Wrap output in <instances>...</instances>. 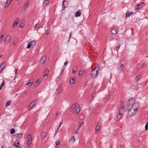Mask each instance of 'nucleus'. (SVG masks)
<instances>
[{
  "mask_svg": "<svg viewBox=\"0 0 148 148\" xmlns=\"http://www.w3.org/2000/svg\"><path fill=\"white\" fill-rule=\"evenodd\" d=\"M47 134L46 132H42L41 134V138L42 139H44L47 136Z\"/></svg>",
  "mask_w": 148,
  "mask_h": 148,
  "instance_id": "f8f14e48",
  "label": "nucleus"
},
{
  "mask_svg": "<svg viewBox=\"0 0 148 148\" xmlns=\"http://www.w3.org/2000/svg\"><path fill=\"white\" fill-rule=\"evenodd\" d=\"M75 140V138L74 136L71 137V138L69 140V142L71 143H73Z\"/></svg>",
  "mask_w": 148,
  "mask_h": 148,
  "instance_id": "2eb2a0df",
  "label": "nucleus"
},
{
  "mask_svg": "<svg viewBox=\"0 0 148 148\" xmlns=\"http://www.w3.org/2000/svg\"><path fill=\"white\" fill-rule=\"evenodd\" d=\"M11 39V36L10 35H8L7 36L5 40H4V43L5 44H8L9 43Z\"/></svg>",
  "mask_w": 148,
  "mask_h": 148,
  "instance_id": "0eeeda50",
  "label": "nucleus"
},
{
  "mask_svg": "<svg viewBox=\"0 0 148 148\" xmlns=\"http://www.w3.org/2000/svg\"><path fill=\"white\" fill-rule=\"evenodd\" d=\"M120 46V45L119 44H118L115 47L114 49L118 51V50H119Z\"/></svg>",
  "mask_w": 148,
  "mask_h": 148,
  "instance_id": "2f4dec72",
  "label": "nucleus"
},
{
  "mask_svg": "<svg viewBox=\"0 0 148 148\" xmlns=\"http://www.w3.org/2000/svg\"><path fill=\"white\" fill-rule=\"evenodd\" d=\"M97 126L98 127H101V124L100 123H99L97 124Z\"/></svg>",
  "mask_w": 148,
  "mask_h": 148,
  "instance_id": "13d9d810",
  "label": "nucleus"
},
{
  "mask_svg": "<svg viewBox=\"0 0 148 148\" xmlns=\"http://www.w3.org/2000/svg\"><path fill=\"white\" fill-rule=\"evenodd\" d=\"M141 76V75H139L137 76H136L134 79V81L135 82L138 81L140 78Z\"/></svg>",
  "mask_w": 148,
  "mask_h": 148,
  "instance_id": "4be33fe9",
  "label": "nucleus"
},
{
  "mask_svg": "<svg viewBox=\"0 0 148 148\" xmlns=\"http://www.w3.org/2000/svg\"><path fill=\"white\" fill-rule=\"evenodd\" d=\"M56 145L57 147H60V142L59 141H57L56 142Z\"/></svg>",
  "mask_w": 148,
  "mask_h": 148,
  "instance_id": "e433bc0d",
  "label": "nucleus"
},
{
  "mask_svg": "<svg viewBox=\"0 0 148 148\" xmlns=\"http://www.w3.org/2000/svg\"><path fill=\"white\" fill-rule=\"evenodd\" d=\"M76 103H75L71 106V111H72L74 110V108H75L76 106Z\"/></svg>",
  "mask_w": 148,
  "mask_h": 148,
  "instance_id": "c756f323",
  "label": "nucleus"
},
{
  "mask_svg": "<svg viewBox=\"0 0 148 148\" xmlns=\"http://www.w3.org/2000/svg\"><path fill=\"white\" fill-rule=\"evenodd\" d=\"M3 35H2L0 36V43L2 41V40H3Z\"/></svg>",
  "mask_w": 148,
  "mask_h": 148,
  "instance_id": "37998d69",
  "label": "nucleus"
},
{
  "mask_svg": "<svg viewBox=\"0 0 148 148\" xmlns=\"http://www.w3.org/2000/svg\"><path fill=\"white\" fill-rule=\"evenodd\" d=\"M49 0H45V2H44V3H45L46 5H48V4L49 3ZM46 6H47V5H45Z\"/></svg>",
  "mask_w": 148,
  "mask_h": 148,
  "instance_id": "c03bdc74",
  "label": "nucleus"
},
{
  "mask_svg": "<svg viewBox=\"0 0 148 148\" xmlns=\"http://www.w3.org/2000/svg\"><path fill=\"white\" fill-rule=\"evenodd\" d=\"M140 141L139 140H137V143H140Z\"/></svg>",
  "mask_w": 148,
  "mask_h": 148,
  "instance_id": "338daca9",
  "label": "nucleus"
},
{
  "mask_svg": "<svg viewBox=\"0 0 148 148\" xmlns=\"http://www.w3.org/2000/svg\"><path fill=\"white\" fill-rule=\"evenodd\" d=\"M135 9L136 10H138L140 8H139V7L138 6V5H136L135 6Z\"/></svg>",
  "mask_w": 148,
  "mask_h": 148,
  "instance_id": "603ef678",
  "label": "nucleus"
},
{
  "mask_svg": "<svg viewBox=\"0 0 148 148\" xmlns=\"http://www.w3.org/2000/svg\"><path fill=\"white\" fill-rule=\"evenodd\" d=\"M123 145H121V146L120 148H123Z\"/></svg>",
  "mask_w": 148,
  "mask_h": 148,
  "instance_id": "774afa93",
  "label": "nucleus"
},
{
  "mask_svg": "<svg viewBox=\"0 0 148 148\" xmlns=\"http://www.w3.org/2000/svg\"><path fill=\"white\" fill-rule=\"evenodd\" d=\"M23 10H26V9H27V7H24V6L22 8Z\"/></svg>",
  "mask_w": 148,
  "mask_h": 148,
  "instance_id": "5fc2aeb1",
  "label": "nucleus"
},
{
  "mask_svg": "<svg viewBox=\"0 0 148 148\" xmlns=\"http://www.w3.org/2000/svg\"><path fill=\"white\" fill-rule=\"evenodd\" d=\"M72 32H71L69 34V39L70 38H71L72 36Z\"/></svg>",
  "mask_w": 148,
  "mask_h": 148,
  "instance_id": "09e8293b",
  "label": "nucleus"
},
{
  "mask_svg": "<svg viewBox=\"0 0 148 148\" xmlns=\"http://www.w3.org/2000/svg\"><path fill=\"white\" fill-rule=\"evenodd\" d=\"M34 81L33 79H32V81L31 82H28L25 85L26 87H27L26 86H30L32 84Z\"/></svg>",
  "mask_w": 148,
  "mask_h": 148,
  "instance_id": "5701e85b",
  "label": "nucleus"
},
{
  "mask_svg": "<svg viewBox=\"0 0 148 148\" xmlns=\"http://www.w3.org/2000/svg\"><path fill=\"white\" fill-rule=\"evenodd\" d=\"M48 73V70H46L44 72V77H45V76H47Z\"/></svg>",
  "mask_w": 148,
  "mask_h": 148,
  "instance_id": "58836bf2",
  "label": "nucleus"
},
{
  "mask_svg": "<svg viewBox=\"0 0 148 148\" xmlns=\"http://www.w3.org/2000/svg\"><path fill=\"white\" fill-rule=\"evenodd\" d=\"M122 116V114L121 113H119V114L118 115L117 118H116V121H118L120 118Z\"/></svg>",
  "mask_w": 148,
  "mask_h": 148,
  "instance_id": "473e14b6",
  "label": "nucleus"
},
{
  "mask_svg": "<svg viewBox=\"0 0 148 148\" xmlns=\"http://www.w3.org/2000/svg\"><path fill=\"white\" fill-rule=\"evenodd\" d=\"M84 73V70H80L79 71V75L82 76L83 75Z\"/></svg>",
  "mask_w": 148,
  "mask_h": 148,
  "instance_id": "393cba45",
  "label": "nucleus"
},
{
  "mask_svg": "<svg viewBox=\"0 0 148 148\" xmlns=\"http://www.w3.org/2000/svg\"><path fill=\"white\" fill-rule=\"evenodd\" d=\"M68 5V2L66 0H64L62 3V10L64 9Z\"/></svg>",
  "mask_w": 148,
  "mask_h": 148,
  "instance_id": "1a4fd4ad",
  "label": "nucleus"
},
{
  "mask_svg": "<svg viewBox=\"0 0 148 148\" xmlns=\"http://www.w3.org/2000/svg\"><path fill=\"white\" fill-rule=\"evenodd\" d=\"M40 62L41 63V64H44L45 63V62H43V61H41V59L40 60Z\"/></svg>",
  "mask_w": 148,
  "mask_h": 148,
  "instance_id": "864d4df0",
  "label": "nucleus"
},
{
  "mask_svg": "<svg viewBox=\"0 0 148 148\" xmlns=\"http://www.w3.org/2000/svg\"><path fill=\"white\" fill-rule=\"evenodd\" d=\"M83 122V121L81 122H78V130H79L80 127L82 126Z\"/></svg>",
  "mask_w": 148,
  "mask_h": 148,
  "instance_id": "cd10ccee",
  "label": "nucleus"
},
{
  "mask_svg": "<svg viewBox=\"0 0 148 148\" xmlns=\"http://www.w3.org/2000/svg\"><path fill=\"white\" fill-rule=\"evenodd\" d=\"M41 82V79H38L36 82L34 83V85L35 86H37Z\"/></svg>",
  "mask_w": 148,
  "mask_h": 148,
  "instance_id": "4468645a",
  "label": "nucleus"
},
{
  "mask_svg": "<svg viewBox=\"0 0 148 148\" xmlns=\"http://www.w3.org/2000/svg\"><path fill=\"white\" fill-rule=\"evenodd\" d=\"M80 111V107H78L75 110V112L76 114L78 113Z\"/></svg>",
  "mask_w": 148,
  "mask_h": 148,
  "instance_id": "72a5a7b5",
  "label": "nucleus"
},
{
  "mask_svg": "<svg viewBox=\"0 0 148 148\" xmlns=\"http://www.w3.org/2000/svg\"><path fill=\"white\" fill-rule=\"evenodd\" d=\"M68 63L67 62H65L64 63V65H66Z\"/></svg>",
  "mask_w": 148,
  "mask_h": 148,
  "instance_id": "e2e57ef3",
  "label": "nucleus"
},
{
  "mask_svg": "<svg viewBox=\"0 0 148 148\" xmlns=\"http://www.w3.org/2000/svg\"><path fill=\"white\" fill-rule=\"evenodd\" d=\"M137 111L132 108L128 110V115L130 116L134 115Z\"/></svg>",
  "mask_w": 148,
  "mask_h": 148,
  "instance_id": "7ed1b4c3",
  "label": "nucleus"
},
{
  "mask_svg": "<svg viewBox=\"0 0 148 148\" xmlns=\"http://www.w3.org/2000/svg\"><path fill=\"white\" fill-rule=\"evenodd\" d=\"M117 29V28L114 27L110 32L109 34L110 37L112 38L115 36L118 32Z\"/></svg>",
  "mask_w": 148,
  "mask_h": 148,
  "instance_id": "f03ea898",
  "label": "nucleus"
},
{
  "mask_svg": "<svg viewBox=\"0 0 148 148\" xmlns=\"http://www.w3.org/2000/svg\"><path fill=\"white\" fill-rule=\"evenodd\" d=\"M109 96H110V95H109L108 96H107L106 97V99H105V101H106L108 100V99H109Z\"/></svg>",
  "mask_w": 148,
  "mask_h": 148,
  "instance_id": "49530a36",
  "label": "nucleus"
},
{
  "mask_svg": "<svg viewBox=\"0 0 148 148\" xmlns=\"http://www.w3.org/2000/svg\"><path fill=\"white\" fill-rule=\"evenodd\" d=\"M148 129V121L147 122L145 126V131H147Z\"/></svg>",
  "mask_w": 148,
  "mask_h": 148,
  "instance_id": "a19ab883",
  "label": "nucleus"
},
{
  "mask_svg": "<svg viewBox=\"0 0 148 148\" xmlns=\"http://www.w3.org/2000/svg\"><path fill=\"white\" fill-rule=\"evenodd\" d=\"M11 103L10 101H8L6 103L5 106L7 107L10 106Z\"/></svg>",
  "mask_w": 148,
  "mask_h": 148,
  "instance_id": "4c0bfd02",
  "label": "nucleus"
},
{
  "mask_svg": "<svg viewBox=\"0 0 148 148\" xmlns=\"http://www.w3.org/2000/svg\"><path fill=\"white\" fill-rule=\"evenodd\" d=\"M81 12H80L77 11L75 13V16L76 17H78L80 16Z\"/></svg>",
  "mask_w": 148,
  "mask_h": 148,
  "instance_id": "c9c22d12",
  "label": "nucleus"
},
{
  "mask_svg": "<svg viewBox=\"0 0 148 148\" xmlns=\"http://www.w3.org/2000/svg\"><path fill=\"white\" fill-rule=\"evenodd\" d=\"M75 81V80L74 78H71L70 80L69 83L70 84H73Z\"/></svg>",
  "mask_w": 148,
  "mask_h": 148,
  "instance_id": "c85d7f7f",
  "label": "nucleus"
},
{
  "mask_svg": "<svg viewBox=\"0 0 148 148\" xmlns=\"http://www.w3.org/2000/svg\"><path fill=\"white\" fill-rule=\"evenodd\" d=\"M78 69V67L77 66H75L73 68L72 73L73 74L75 73Z\"/></svg>",
  "mask_w": 148,
  "mask_h": 148,
  "instance_id": "6ab92c4d",
  "label": "nucleus"
},
{
  "mask_svg": "<svg viewBox=\"0 0 148 148\" xmlns=\"http://www.w3.org/2000/svg\"><path fill=\"white\" fill-rule=\"evenodd\" d=\"M46 34H49V31L48 30H47L46 32Z\"/></svg>",
  "mask_w": 148,
  "mask_h": 148,
  "instance_id": "680f3d73",
  "label": "nucleus"
},
{
  "mask_svg": "<svg viewBox=\"0 0 148 148\" xmlns=\"http://www.w3.org/2000/svg\"><path fill=\"white\" fill-rule=\"evenodd\" d=\"M63 123V121H62L59 123L58 127L60 128Z\"/></svg>",
  "mask_w": 148,
  "mask_h": 148,
  "instance_id": "a18cd8bd",
  "label": "nucleus"
},
{
  "mask_svg": "<svg viewBox=\"0 0 148 148\" xmlns=\"http://www.w3.org/2000/svg\"><path fill=\"white\" fill-rule=\"evenodd\" d=\"M36 104V101H33L29 105L27 106V108H32Z\"/></svg>",
  "mask_w": 148,
  "mask_h": 148,
  "instance_id": "9d476101",
  "label": "nucleus"
},
{
  "mask_svg": "<svg viewBox=\"0 0 148 148\" xmlns=\"http://www.w3.org/2000/svg\"><path fill=\"white\" fill-rule=\"evenodd\" d=\"M27 138L28 139L27 147H30L31 146L30 144H31L32 141V138L31 136V135L30 134H28L27 136Z\"/></svg>",
  "mask_w": 148,
  "mask_h": 148,
  "instance_id": "20e7f679",
  "label": "nucleus"
},
{
  "mask_svg": "<svg viewBox=\"0 0 148 148\" xmlns=\"http://www.w3.org/2000/svg\"><path fill=\"white\" fill-rule=\"evenodd\" d=\"M16 135L17 136L16 137L18 139H20L22 138L23 137V134H22L18 133L16 134Z\"/></svg>",
  "mask_w": 148,
  "mask_h": 148,
  "instance_id": "412c9836",
  "label": "nucleus"
},
{
  "mask_svg": "<svg viewBox=\"0 0 148 148\" xmlns=\"http://www.w3.org/2000/svg\"><path fill=\"white\" fill-rule=\"evenodd\" d=\"M6 64V63L5 62H4L2 64L0 65V67H1V68H2V69L0 71V72L3 69L5 66Z\"/></svg>",
  "mask_w": 148,
  "mask_h": 148,
  "instance_id": "aec40b11",
  "label": "nucleus"
},
{
  "mask_svg": "<svg viewBox=\"0 0 148 148\" xmlns=\"http://www.w3.org/2000/svg\"><path fill=\"white\" fill-rule=\"evenodd\" d=\"M12 0H7V2L5 5V8L8 7L9 5Z\"/></svg>",
  "mask_w": 148,
  "mask_h": 148,
  "instance_id": "a211bd4d",
  "label": "nucleus"
},
{
  "mask_svg": "<svg viewBox=\"0 0 148 148\" xmlns=\"http://www.w3.org/2000/svg\"><path fill=\"white\" fill-rule=\"evenodd\" d=\"M124 107L123 106H121L119 110V113H121L124 110Z\"/></svg>",
  "mask_w": 148,
  "mask_h": 148,
  "instance_id": "b1692460",
  "label": "nucleus"
},
{
  "mask_svg": "<svg viewBox=\"0 0 148 148\" xmlns=\"http://www.w3.org/2000/svg\"><path fill=\"white\" fill-rule=\"evenodd\" d=\"M46 55L43 56L41 60V61H43V62H45L46 60Z\"/></svg>",
  "mask_w": 148,
  "mask_h": 148,
  "instance_id": "f704fd0d",
  "label": "nucleus"
},
{
  "mask_svg": "<svg viewBox=\"0 0 148 148\" xmlns=\"http://www.w3.org/2000/svg\"><path fill=\"white\" fill-rule=\"evenodd\" d=\"M15 132V130L13 128L11 129L10 130V133L12 134H14Z\"/></svg>",
  "mask_w": 148,
  "mask_h": 148,
  "instance_id": "ea45409f",
  "label": "nucleus"
},
{
  "mask_svg": "<svg viewBox=\"0 0 148 148\" xmlns=\"http://www.w3.org/2000/svg\"><path fill=\"white\" fill-rule=\"evenodd\" d=\"M60 114V112H58L56 114V115H59Z\"/></svg>",
  "mask_w": 148,
  "mask_h": 148,
  "instance_id": "052dcab7",
  "label": "nucleus"
},
{
  "mask_svg": "<svg viewBox=\"0 0 148 148\" xmlns=\"http://www.w3.org/2000/svg\"><path fill=\"white\" fill-rule=\"evenodd\" d=\"M36 45V41L35 40L30 41L27 44V48L29 49L30 47L33 48Z\"/></svg>",
  "mask_w": 148,
  "mask_h": 148,
  "instance_id": "39448f33",
  "label": "nucleus"
},
{
  "mask_svg": "<svg viewBox=\"0 0 148 148\" xmlns=\"http://www.w3.org/2000/svg\"><path fill=\"white\" fill-rule=\"evenodd\" d=\"M15 75H17L18 73V71L17 69H16L15 70Z\"/></svg>",
  "mask_w": 148,
  "mask_h": 148,
  "instance_id": "6e6d98bb",
  "label": "nucleus"
},
{
  "mask_svg": "<svg viewBox=\"0 0 148 148\" xmlns=\"http://www.w3.org/2000/svg\"><path fill=\"white\" fill-rule=\"evenodd\" d=\"M100 128V127H98L97 126L96 127L95 130V131L96 133L98 132L99 131Z\"/></svg>",
  "mask_w": 148,
  "mask_h": 148,
  "instance_id": "79ce46f5",
  "label": "nucleus"
},
{
  "mask_svg": "<svg viewBox=\"0 0 148 148\" xmlns=\"http://www.w3.org/2000/svg\"><path fill=\"white\" fill-rule=\"evenodd\" d=\"M39 25L40 24L39 23L36 24L35 26V28H37L39 26Z\"/></svg>",
  "mask_w": 148,
  "mask_h": 148,
  "instance_id": "3c124183",
  "label": "nucleus"
},
{
  "mask_svg": "<svg viewBox=\"0 0 148 148\" xmlns=\"http://www.w3.org/2000/svg\"><path fill=\"white\" fill-rule=\"evenodd\" d=\"M24 26V25L23 23H20L19 25V26L21 28L23 27Z\"/></svg>",
  "mask_w": 148,
  "mask_h": 148,
  "instance_id": "8fccbe9b",
  "label": "nucleus"
},
{
  "mask_svg": "<svg viewBox=\"0 0 148 148\" xmlns=\"http://www.w3.org/2000/svg\"><path fill=\"white\" fill-rule=\"evenodd\" d=\"M62 87L61 86H60L58 89H57V91L58 92V95H59L61 92V91L62 90Z\"/></svg>",
  "mask_w": 148,
  "mask_h": 148,
  "instance_id": "bb28decb",
  "label": "nucleus"
},
{
  "mask_svg": "<svg viewBox=\"0 0 148 148\" xmlns=\"http://www.w3.org/2000/svg\"><path fill=\"white\" fill-rule=\"evenodd\" d=\"M99 70V67L96 66L95 68L91 71L90 73L91 77L93 79H95L97 75L99 73L98 71Z\"/></svg>",
  "mask_w": 148,
  "mask_h": 148,
  "instance_id": "f257e3e1",
  "label": "nucleus"
},
{
  "mask_svg": "<svg viewBox=\"0 0 148 148\" xmlns=\"http://www.w3.org/2000/svg\"><path fill=\"white\" fill-rule=\"evenodd\" d=\"M134 13L133 12H127L125 16V18H126L127 17H128L130 15L133 14Z\"/></svg>",
  "mask_w": 148,
  "mask_h": 148,
  "instance_id": "f3484780",
  "label": "nucleus"
},
{
  "mask_svg": "<svg viewBox=\"0 0 148 148\" xmlns=\"http://www.w3.org/2000/svg\"><path fill=\"white\" fill-rule=\"evenodd\" d=\"M19 142L18 140H16L14 142V146L17 148H21L19 145Z\"/></svg>",
  "mask_w": 148,
  "mask_h": 148,
  "instance_id": "9b49d317",
  "label": "nucleus"
},
{
  "mask_svg": "<svg viewBox=\"0 0 148 148\" xmlns=\"http://www.w3.org/2000/svg\"><path fill=\"white\" fill-rule=\"evenodd\" d=\"M144 6V2H143L139 4L138 5V6L139 7V8H140Z\"/></svg>",
  "mask_w": 148,
  "mask_h": 148,
  "instance_id": "a878e982",
  "label": "nucleus"
},
{
  "mask_svg": "<svg viewBox=\"0 0 148 148\" xmlns=\"http://www.w3.org/2000/svg\"><path fill=\"white\" fill-rule=\"evenodd\" d=\"M59 128L58 127L57 129L55 131V135H56V134H57L58 132Z\"/></svg>",
  "mask_w": 148,
  "mask_h": 148,
  "instance_id": "de8ad7c7",
  "label": "nucleus"
},
{
  "mask_svg": "<svg viewBox=\"0 0 148 148\" xmlns=\"http://www.w3.org/2000/svg\"><path fill=\"white\" fill-rule=\"evenodd\" d=\"M95 94H93L92 95V97H94L95 96Z\"/></svg>",
  "mask_w": 148,
  "mask_h": 148,
  "instance_id": "0e129e2a",
  "label": "nucleus"
},
{
  "mask_svg": "<svg viewBox=\"0 0 148 148\" xmlns=\"http://www.w3.org/2000/svg\"><path fill=\"white\" fill-rule=\"evenodd\" d=\"M140 104L139 103H134L131 108H132L137 111L138 108L139 107Z\"/></svg>",
  "mask_w": 148,
  "mask_h": 148,
  "instance_id": "6e6552de",
  "label": "nucleus"
},
{
  "mask_svg": "<svg viewBox=\"0 0 148 148\" xmlns=\"http://www.w3.org/2000/svg\"><path fill=\"white\" fill-rule=\"evenodd\" d=\"M123 64H121L119 67L118 69L120 73H121L123 71Z\"/></svg>",
  "mask_w": 148,
  "mask_h": 148,
  "instance_id": "dca6fc26",
  "label": "nucleus"
},
{
  "mask_svg": "<svg viewBox=\"0 0 148 148\" xmlns=\"http://www.w3.org/2000/svg\"><path fill=\"white\" fill-rule=\"evenodd\" d=\"M79 130H78V129H77V130L75 131V133L76 134H77L78 133V131Z\"/></svg>",
  "mask_w": 148,
  "mask_h": 148,
  "instance_id": "bf43d9fd",
  "label": "nucleus"
},
{
  "mask_svg": "<svg viewBox=\"0 0 148 148\" xmlns=\"http://www.w3.org/2000/svg\"><path fill=\"white\" fill-rule=\"evenodd\" d=\"M19 21V18H18L16 19L13 23V26L16 27V26L17 25Z\"/></svg>",
  "mask_w": 148,
  "mask_h": 148,
  "instance_id": "ddd939ff",
  "label": "nucleus"
},
{
  "mask_svg": "<svg viewBox=\"0 0 148 148\" xmlns=\"http://www.w3.org/2000/svg\"><path fill=\"white\" fill-rule=\"evenodd\" d=\"M5 81L4 80L2 82V83L1 85V86H0V90H1L4 86V84H5Z\"/></svg>",
  "mask_w": 148,
  "mask_h": 148,
  "instance_id": "7c9ffc66",
  "label": "nucleus"
},
{
  "mask_svg": "<svg viewBox=\"0 0 148 148\" xmlns=\"http://www.w3.org/2000/svg\"><path fill=\"white\" fill-rule=\"evenodd\" d=\"M145 65V64L144 63H143L142 65V68Z\"/></svg>",
  "mask_w": 148,
  "mask_h": 148,
  "instance_id": "69168bd1",
  "label": "nucleus"
},
{
  "mask_svg": "<svg viewBox=\"0 0 148 148\" xmlns=\"http://www.w3.org/2000/svg\"><path fill=\"white\" fill-rule=\"evenodd\" d=\"M135 100V99L133 98L129 99L128 101L126 102L127 106H130L131 105H132L134 103Z\"/></svg>",
  "mask_w": 148,
  "mask_h": 148,
  "instance_id": "423d86ee",
  "label": "nucleus"
},
{
  "mask_svg": "<svg viewBox=\"0 0 148 148\" xmlns=\"http://www.w3.org/2000/svg\"><path fill=\"white\" fill-rule=\"evenodd\" d=\"M28 2H27V4H25V5L24 6V7H27V8L28 7Z\"/></svg>",
  "mask_w": 148,
  "mask_h": 148,
  "instance_id": "4d7b16f0",
  "label": "nucleus"
}]
</instances>
